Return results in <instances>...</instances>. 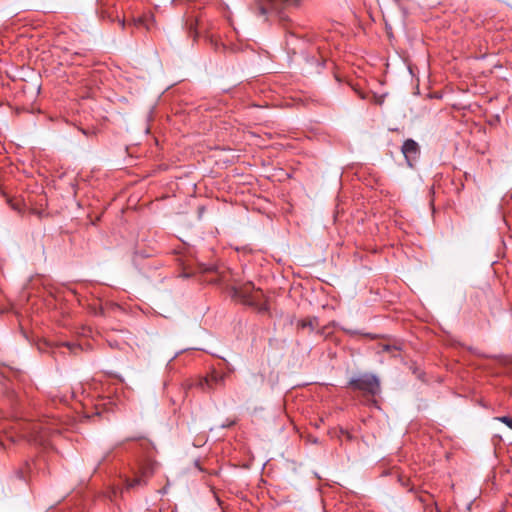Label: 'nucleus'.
<instances>
[{"label": "nucleus", "instance_id": "1", "mask_svg": "<svg viewBox=\"0 0 512 512\" xmlns=\"http://www.w3.org/2000/svg\"><path fill=\"white\" fill-rule=\"evenodd\" d=\"M300 0H255L253 11L255 14L266 21H278L281 26L279 29H289L285 25L287 22L286 16L282 14V9L287 6H298Z\"/></svg>", "mask_w": 512, "mask_h": 512}, {"label": "nucleus", "instance_id": "2", "mask_svg": "<svg viewBox=\"0 0 512 512\" xmlns=\"http://www.w3.org/2000/svg\"><path fill=\"white\" fill-rule=\"evenodd\" d=\"M157 463L146 458L138 463L137 469L134 471L132 478L125 479V490L136 489L147 485L149 479L153 476L156 470Z\"/></svg>", "mask_w": 512, "mask_h": 512}, {"label": "nucleus", "instance_id": "3", "mask_svg": "<svg viewBox=\"0 0 512 512\" xmlns=\"http://www.w3.org/2000/svg\"><path fill=\"white\" fill-rule=\"evenodd\" d=\"M348 387L354 391H360L366 397H375L381 392L379 378L371 373H363L351 378Z\"/></svg>", "mask_w": 512, "mask_h": 512}, {"label": "nucleus", "instance_id": "4", "mask_svg": "<svg viewBox=\"0 0 512 512\" xmlns=\"http://www.w3.org/2000/svg\"><path fill=\"white\" fill-rule=\"evenodd\" d=\"M234 296L246 305L258 307L263 293L260 289H256L253 283L247 282L234 289Z\"/></svg>", "mask_w": 512, "mask_h": 512}, {"label": "nucleus", "instance_id": "5", "mask_svg": "<svg viewBox=\"0 0 512 512\" xmlns=\"http://www.w3.org/2000/svg\"><path fill=\"white\" fill-rule=\"evenodd\" d=\"M27 435L30 440L34 442L42 443L52 432V429L41 422H29L27 423Z\"/></svg>", "mask_w": 512, "mask_h": 512}, {"label": "nucleus", "instance_id": "6", "mask_svg": "<svg viewBox=\"0 0 512 512\" xmlns=\"http://www.w3.org/2000/svg\"><path fill=\"white\" fill-rule=\"evenodd\" d=\"M224 379V374L217 371H212L205 378L201 379L198 382V386L201 388L202 391H211L219 386H223Z\"/></svg>", "mask_w": 512, "mask_h": 512}, {"label": "nucleus", "instance_id": "7", "mask_svg": "<svg viewBox=\"0 0 512 512\" xmlns=\"http://www.w3.org/2000/svg\"><path fill=\"white\" fill-rule=\"evenodd\" d=\"M401 152H402L408 166L413 167V162L420 155V146L415 140L407 139L404 141V143L401 147Z\"/></svg>", "mask_w": 512, "mask_h": 512}, {"label": "nucleus", "instance_id": "8", "mask_svg": "<svg viewBox=\"0 0 512 512\" xmlns=\"http://www.w3.org/2000/svg\"><path fill=\"white\" fill-rule=\"evenodd\" d=\"M135 27L137 29H146V30H156L159 29L157 22L153 15L151 14H145L141 17H139L135 21Z\"/></svg>", "mask_w": 512, "mask_h": 512}, {"label": "nucleus", "instance_id": "9", "mask_svg": "<svg viewBox=\"0 0 512 512\" xmlns=\"http://www.w3.org/2000/svg\"><path fill=\"white\" fill-rule=\"evenodd\" d=\"M205 40L208 41L211 46L216 50H226V45L222 40L221 34H204Z\"/></svg>", "mask_w": 512, "mask_h": 512}, {"label": "nucleus", "instance_id": "10", "mask_svg": "<svg viewBox=\"0 0 512 512\" xmlns=\"http://www.w3.org/2000/svg\"><path fill=\"white\" fill-rule=\"evenodd\" d=\"M30 471H31L30 463L29 462H25L21 467H19L17 470H15V476L19 480L26 481Z\"/></svg>", "mask_w": 512, "mask_h": 512}, {"label": "nucleus", "instance_id": "11", "mask_svg": "<svg viewBox=\"0 0 512 512\" xmlns=\"http://www.w3.org/2000/svg\"><path fill=\"white\" fill-rule=\"evenodd\" d=\"M318 319L316 317H308L302 319L298 322V326L301 328H309L310 330H315L318 327Z\"/></svg>", "mask_w": 512, "mask_h": 512}, {"label": "nucleus", "instance_id": "12", "mask_svg": "<svg viewBox=\"0 0 512 512\" xmlns=\"http://www.w3.org/2000/svg\"><path fill=\"white\" fill-rule=\"evenodd\" d=\"M495 420L505 424L507 427H509L512 430V418L509 416H500L496 417Z\"/></svg>", "mask_w": 512, "mask_h": 512}, {"label": "nucleus", "instance_id": "13", "mask_svg": "<svg viewBox=\"0 0 512 512\" xmlns=\"http://www.w3.org/2000/svg\"><path fill=\"white\" fill-rule=\"evenodd\" d=\"M90 311L94 315H104V309L101 305H99V306L90 305Z\"/></svg>", "mask_w": 512, "mask_h": 512}, {"label": "nucleus", "instance_id": "14", "mask_svg": "<svg viewBox=\"0 0 512 512\" xmlns=\"http://www.w3.org/2000/svg\"><path fill=\"white\" fill-rule=\"evenodd\" d=\"M62 345L66 346L70 351H72L74 353H76V350L80 349V346L78 344H75V343L64 342Z\"/></svg>", "mask_w": 512, "mask_h": 512}, {"label": "nucleus", "instance_id": "15", "mask_svg": "<svg viewBox=\"0 0 512 512\" xmlns=\"http://www.w3.org/2000/svg\"><path fill=\"white\" fill-rule=\"evenodd\" d=\"M10 203V206L13 210L15 211H18L19 213H21V203L20 202H13V201H9Z\"/></svg>", "mask_w": 512, "mask_h": 512}, {"label": "nucleus", "instance_id": "16", "mask_svg": "<svg viewBox=\"0 0 512 512\" xmlns=\"http://www.w3.org/2000/svg\"><path fill=\"white\" fill-rule=\"evenodd\" d=\"M5 369L6 367L4 365H1L0 364V382L3 380V379H6L7 376H6V373H5Z\"/></svg>", "mask_w": 512, "mask_h": 512}, {"label": "nucleus", "instance_id": "17", "mask_svg": "<svg viewBox=\"0 0 512 512\" xmlns=\"http://www.w3.org/2000/svg\"><path fill=\"white\" fill-rule=\"evenodd\" d=\"M397 2L400 8L405 9L408 0H397Z\"/></svg>", "mask_w": 512, "mask_h": 512}, {"label": "nucleus", "instance_id": "18", "mask_svg": "<svg viewBox=\"0 0 512 512\" xmlns=\"http://www.w3.org/2000/svg\"><path fill=\"white\" fill-rule=\"evenodd\" d=\"M142 438H143L142 436H136V437L128 438L127 441H135V440H140Z\"/></svg>", "mask_w": 512, "mask_h": 512}, {"label": "nucleus", "instance_id": "19", "mask_svg": "<svg viewBox=\"0 0 512 512\" xmlns=\"http://www.w3.org/2000/svg\"><path fill=\"white\" fill-rule=\"evenodd\" d=\"M392 349V347L390 345H384L383 346V351H390Z\"/></svg>", "mask_w": 512, "mask_h": 512}]
</instances>
